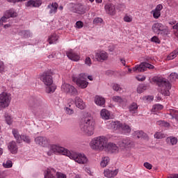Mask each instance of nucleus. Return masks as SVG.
Here are the masks:
<instances>
[{
	"instance_id": "nucleus-1",
	"label": "nucleus",
	"mask_w": 178,
	"mask_h": 178,
	"mask_svg": "<svg viewBox=\"0 0 178 178\" xmlns=\"http://www.w3.org/2000/svg\"><path fill=\"white\" fill-rule=\"evenodd\" d=\"M40 81L46 86V92L51 94L55 92L56 86L54 84V78L52 77V72L51 70L44 71L40 76Z\"/></svg>"
},
{
	"instance_id": "nucleus-2",
	"label": "nucleus",
	"mask_w": 178,
	"mask_h": 178,
	"mask_svg": "<svg viewBox=\"0 0 178 178\" xmlns=\"http://www.w3.org/2000/svg\"><path fill=\"white\" fill-rule=\"evenodd\" d=\"M79 129L86 136L91 137L95 131V122L91 118H86L79 123Z\"/></svg>"
},
{
	"instance_id": "nucleus-3",
	"label": "nucleus",
	"mask_w": 178,
	"mask_h": 178,
	"mask_svg": "<svg viewBox=\"0 0 178 178\" xmlns=\"http://www.w3.org/2000/svg\"><path fill=\"white\" fill-rule=\"evenodd\" d=\"M108 144V138L101 136L93 138L90 142V147L93 151H104Z\"/></svg>"
},
{
	"instance_id": "nucleus-4",
	"label": "nucleus",
	"mask_w": 178,
	"mask_h": 178,
	"mask_svg": "<svg viewBox=\"0 0 178 178\" xmlns=\"http://www.w3.org/2000/svg\"><path fill=\"white\" fill-rule=\"evenodd\" d=\"M154 81H156L159 87L161 88V94L165 97H169L170 95V92L169 91L172 88V85L162 76H157L154 78Z\"/></svg>"
},
{
	"instance_id": "nucleus-5",
	"label": "nucleus",
	"mask_w": 178,
	"mask_h": 178,
	"mask_svg": "<svg viewBox=\"0 0 178 178\" xmlns=\"http://www.w3.org/2000/svg\"><path fill=\"white\" fill-rule=\"evenodd\" d=\"M47 154L49 156H51L55 154L56 155H65V156H69L70 155V151L65 147L59 146V145H51L49 147V151L47 152Z\"/></svg>"
},
{
	"instance_id": "nucleus-6",
	"label": "nucleus",
	"mask_w": 178,
	"mask_h": 178,
	"mask_svg": "<svg viewBox=\"0 0 178 178\" xmlns=\"http://www.w3.org/2000/svg\"><path fill=\"white\" fill-rule=\"evenodd\" d=\"M12 101V96L10 93L3 92L0 94V111L6 109L10 105Z\"/></svg>"
},
{
	"instance_id": "nucleus-7",
	"label": "nucleus",
	"mask_w": 178,
	"mask_h": 178,
	"mask_svg": "<svg viewBox=\"0 0 178 178\" xmlns=\"http://www.w3.org/2000/svg\"><path fill=\"white\" fill-rule=\"evenodd\" d=\"M68 158L81 165H84L85 163H87V162H88V159H87V156H86L84 154L81 153L70 152V154H68Z\"/></svg>"
},
{
	"instance_id": "nucleus-8",
	"label": "nucleus",
	"mask_w": 178,
	"mask_h": 178,
	"mask_svg": "<svg viewBox=\"0 0 178 178\" xmlns=\"http://www.w3.org/2000/svg\"><path fill=\"white\" fill-rule=\"evenodd\" d=\"M118 146L121 149H131L134 148V142L129 138H126L118 142Z\"/></svg>"
},
{
	"instance_id": "nucleus-9",
	"label": "nucleus",
	"mask_w": 178,
	"mask_h": 178,
	"mask_svg": "<svg viewBox=\"0 0 178 178\" xmlns=\"http://www.w3.org/2000/svg\"><path fill=\"white\" fill-rule=\"evenodd\" d=\"M61 90L62 91H63V92L70 94V95H72L73 97L79 95V92L77 91V89H76L74 86L69 83H64L61 86Z\"/></svg>"
},
{
	"instance_id": "nucleus-10",
	"label": "nucleus",
	"mask_w": 178,
	"mask_h": 178,
	"mask_svg": "<svg viewBox=\"0 0 178 178\" xmlns=\"http://www.w3.org/2000/svg\"><path fill=\"white\" fill-rule=\"evenodd\" d=\"M87 79V75L86 74H80L78 77L74 78L73 81H76V85L81 88H87L88 86V82L86 80Z\"/></svg>"
},
{
	"instance_id": "nucleus-11",
	"label": "nucleus",
	"mask_w": 178,
	"mask_h": 178,
	"mask_svg": "<svg viewBox=\"0 0 178 178\" xmlns=\"http://www.w3.org/2000/svg\"><path fill=\"white\" fill-rule=\"evenodd\" d=\"M155 67L154 65L147 63L143 62L140 65H137L133 68V72H136V73H141L145 72L147 69H154Z\"/></svg>"
},
{
	"instance_id": "nucleus-12",
	"label": "nucleus",
	"mask_w": 178,
	"mask_h": 178,
	"mask_svg": "<svg viewBox=\"0 0 178 178\" xmlns=\"http://www.w3.org/2000/svg\"><path fill=\"white\" fill-rule=\"evenodd\" d=\"M122 122L120 121H107L106 122V129L110 130H118L120 131V129L122 128Z\"/></svg>"
},
{
	"instance_id": "nucleus-13",
	"label": "nucleus",
	"mask_w": 178,
	"mask_h": 178,
	"mask_svg": "<svg viewBox=\"0 0 178 178\" xmlns=\"http://www.w3.org/2000/svg\"><path fill=\"white\" fill-rule=\"evenodd\" d=\"M95 56L97 62H105V60H108L109 54L104 50H100L95 52Z\"/></svg>"
},
{
	"instance_id": "nucleus-14",
	"label": "nucleus",
	"mask_w": 178,
	"mask_h": 178,
	"mask_svg": "<svg viewBox=\"0 0 178 178\" xmlns=\"http://www.w3.org/2000/svg\"><path fill=\"white\" fill-rule=\"evenodd\" d=\"M104 151L109 154H118L119 153V146L113 143H107Z\"/></svg>"
},
{
	"instance_id": "nucleus-15",
	"label": "nucleus",
	"mask_w": 178,
	"mask_h": 178,
	"mask_svg": "<svg viewBox=\"0 0 178 178\" xmlns=\"http://www.w3.org/2000/svg\"><path fill=\"white\" fill-rule=\"evenodd\" d=\"M104 9L107 15H110L111 16L116 15V6L112 3H108L106 4L104 6Z\"/></svg>"
},
{
	"instance_id": "nucleus-16",
	"label": "nucleus",
	"mask_w": 178,
	"mask_h": 178,
	"mask_svg": "<svg viewBox=\"0 0 178 178\" xmlns=\"http://www.w3.org/2000/svg\"><path fill=\"white\" fill-rule=\"evenodd\" d=\"M164 29L165 26L158 22H155L152 26V30L155 34H160L161 31H163Z\"/></svg>"
},
{
	"instance_id": "nucleus-17",
	"label": "nucleus",
	"mask_w": 178,
	"mask_h": 178,
	"mask_svg": "<svg viewBox=\"0 0 178 178\" xmlns=\"http://www.w3.org/2000/svg\"><path fill=\"white\" fill-rule=\"evenodd\" d=\"M35 143L38 145H40V147H47L49 144V142L48 141V139L47 137L44 136H38L35 138Z\"/></svg>"
},
{
	"instance_id": "nucleus-18",
	"label": "nucleus",
	"mask_w": 178,
	"mask_h": 178,
	"mask_svg": "<svg viewBox=\"0 0 178 178\" xmlns=\"http://www.w3.org/2000/svg\"><path fill=\"white\" fill-rule=\"evenodd\" d=\"M67 58L74 62H79L80 60V54L74 52L73 50H70L66 53Z\"/></svg>"
},
{
	"instance_id": "nucleus-19",
	"label": "nucleus",
	"mask_w": 178,
	"mask_h": 178,
	"mask_svg": "<svg viewBox=\"0 0 178 178\" xmlns=\"http://www.w3.org/2000/svg\"><path fill=\"white\" fill-rule=\"evenodd\" d=\"M163 9V6L162 4H159L156 6L154 10L151 11L153 15L154 19H159L161 17V10Z\"/></svg>"
},
{
	"instance_id": "nucleus-20",
	"label": "nucleus",
	"mask_w": 178,
	"mask_h": 178,
	"mask_svg": "<svg viewBox=\"0 0 178 178\" xmlns=\"http://www.w3.org/2000/svg\"><path fill=\"white\" fill-rule=\"evenodd\" d=\"M72 10L74 13H79V15L86 13V8L81 4H75Z\"/></svg>"
},
{
	"instance_id": "nucleus-21",
	"label": "nucleus",
	"mask_w": 178,
	"mask_h": 178,
	"mask_svg": "<svg viewBox=\"0 0 178 178\" xmlns=\"http://www.w3.org/2000/svg\"><path fill=\"white\" fill-rule=\"evenodd\" d=\"M56 170L52 168H48L44 171V178H56Z\"/></svg>"
},
{
	"instance_id": "nucleus-22",
	"label": "nucleus",
	"mask_w": 178,
	"mask_h": 178,
	"mask_svg": "<svg viewBox=\"0 0 178 178\" xmlns=\"http://www.w3.org/2000/svg\"><path fill=\"white\" fill-rule=\"evenodd\" d=\"M59 5H58V3L56 2H53L47 6V9H49V15H55L56 12H58V8Z\"/></svg>"
},
{
	"instance_id": "nucleus-23",
	"label": "nucleus",
	"mask_w": 178,
	"mask_h": 178,
	"mask_svg": "<svg viewBox=\"0 0 178 178\" xmlns=\"http://www.w3.org/2000/svg\"><path fill=\"white\" fill-rule=\"evenodd\" d=\"M112 100L113 101V102H116L117 104H119L122 106L126 105V104H127V99L124 97H122L120 96H113L112 97Z\"/></svg>"
},
{
	"instance_id": "nucleus-24",
	"label": "nucleus",
	"mask_w": 178,
	"mask_h": 178,
	"mask_svg": "<svg viewBox=\"0 0 178 178\" xmlns=\"http://www.w3.org/2000/svg\"><path fill=\"white\" fill-rule=\"evenodd\" d=\"M118 173H119V170H111L107 169L104 172L105 177L107 178L115 177V176H118Z\"/></svg>"
},
{
	"instance_id": "nucleus-25",
	"label": "nucleus",
	"mask_w": 178,
	"mask_h": 178,
	"mask_svg": "<svg viewBox=\"0 0 178 178\" xmlns=\"http://www.w3.org/2000/svg\"><path fill=\"white\" fill-rule=\"evenodd\" d=\"M75 105L76 108H79V109H81V110L86 109V103L79 97H75Z\"/></svg>"
},
{
	"instance_id": "nucleus-26",
	"label": "nucleus",
	"mask_w": 178,
	"mask_h": 178,
	"mask_svg": "<svg viewBox=\"0 0 178 178\" xmlns=\"http://www.w3.org/2000/svg\"><path fill=\"white\" fill-rule=\"evenodd\" d=\"M40 5H42V0H30L26 3V6L33 8H40Z\"/></svg>"
},
{
	"instance_id": "nucleus-27",
	"label": "nucleus",
	"mask_w": 178,
	"mask_h": 178,
	"mask_svg": "<svg viewBox=\"0 0 178 178\" xmlns=\"http://www.w3.org/2000/svg\"><path fill=\"white\" fill-rule=\"evenodd\" d=\"M100 116L104 120H109L111 119V111L106 108H103L100 111Z\"/></svg>"
},
{
	"instance_id": "nucleus-28",
	"label": "nucleus",
	"mask_w": 178,
	"mask_h": 178,
	"mask_svg": "<svg viewBox=\"0 0 178 178\" xmlns=\"http://www.w3.org/2000/svg\"><path fill=\"white\" fill-rule=\"evenodd\" d=\"M120 131H121L122 134H124L125 136H129V134L131 133V127H130V126L126 124H122L121 129H120Z\"/></svg>"
},
{
	"instance_id": "nucleus-29",
	"label": "nucleus",
	"mask_w": 178,
	"mask_h": 178,
	"mask_svg": "<svg viewBox=\"0 0 178 178\" xmlns=\"http://www.w3.org/2000/svg\"><path fill=\"white\" fill-rule=\"evenodd\" d=\"M18 35L22 38H31L33 33L29 30H22L18 31Z\"/></svg>"
},
{
	"instance_id": "nucleus-30",
	"label": "nucleus",
	"mask_w": 178,
	"mask_h": 178,
	"mask_svg": "<svg viewBox=\"0 0 178 178\" xmlns=\"http://www.w3.org/2000/svg\"><path fill=\"white\" fill-rule=\"evenodd\" d=\"M8 148L9 151H10L11 154H17V144L15 141H12L8 143Z\"/></svg>"
},
{
	"instance_id": "nucleus-31",
	"label": "nucleus",
	"mask_w": 178,
	"mask_h": 178,
	"mask_svg": "<svg viewBox=\"0 0 178 178\" xmlns=\"http://www.w3.org/2000/svg\"><path fill=\"white\" fill-rule=\"evenodd\" d=\"M105 102H106L105 98L98 95L95 96V103L98 106H104L105 105Z\"/></svg>"
},
{
	"instance_id": "nucleus-32",
	"label": "nucleus",
	"mask_w": 178,
	"mask_h": 178,
	"mask_svg": "<svg viewBox=\"0 0 178 178\" xmlns=\"http://www.w3.org/2000/svg\"><path fill=\"white\" fill-rule=\"evenodd\" d=\"M129 111L132 115H136V113H138V105H137V103L133 102L131 104H130L129 106Z\"/></svg>"
},
{
	"instance_id": "nucleus-33",
	"label": "nucleus",
	"mask_w": 178,
	"mask_h": 178,
	"mask_svg": "<svg viewBox=\"0 0 178 178\" xmlns=\"http://www.w3.org/2000/svg\"><path fill=\"white\" fill-rule=\"evenodd\" d=\"M4 14L8 19H10V17H16L17 16V13L13 8L6 10Z\"/></svg>"
},
{
	"instance_id": "nucleus-34",
	"label": "nucleus",
	"mask_w": 178,
	"mask_h": 178,
	"mask_svg": "<svg viewBox=\"0 0 178 178\" xmlns=\"http://www.w3.org/2000/svg\"><path fill=\"white\" fill-rule=\"evenodd\" d=\"M12 133L15 140H17V142L20 144V143H22V136L19 134V131L16 129H13Z\"/></svg>"
},
{
	"instance_id": "nucleus-35",
	"label": "nucleus",
	"mask_w": 178,
	"mask_h": 178,
	"mask_svg": "<svg viewBox=\"0 0 178 178\" xmlns=\"http://www.w3.org/2000/svg\"><path fill=\"white\" fill-rule=\"evenodd\" d=\"M166 143L168 145H176L177 144V138L170 136L166 138Z\"/></svg>"
},
{
	"instance_id": "nucleus-36",
	"label": "nucleus",
	"mask_w": 178,
	"mask_h": 178,
	"mask_svg": "<svg viewBox=\"0 0 178 178\" xmlns=\"http://www.w3.org/2000/svg\"><path fill=\"white\" fill-rule=\"evenodd\" d=\"M134 136H136L138 138H147L148 136L143 131H136Z\"/></svg>"
},
{
	"instance_id": "nucleus-37",
	"label": "nucleus",
	"mask_w": 178,
	"mask_h": 178,
	"mask_svg": "<svg viewBox=\"0 0 178 178\" xmlns=\"http://www.w3.org/2000/svg\"><path fill=\"white\" fill-rule=\"evenodd\" d=\"M58 40H59V36L54 33L49 37L48 42L49 44H56Z\"/></svg>"
},
{
	"instance_id": "nucleus-38",
	"label": "nucleus",
	"mask_w": 178,
	"mask_h": 178,
	"mask_svg": "<svg viewBox=\"0 0 178 178\" xmlns=\"http://www.w3.org/2000/svg\"><path fill=\"white\" fill-rule=\"evenodd\" d=\"M110 161H111V159H109V157H108V156L103 157L100 162V165L102 166V168H106V166H108Z\"/></svg>"
},
{
	"instance_id": "nucleus-39",
	"label": "nucleus",
	"mask_w": 178,
	"mask_h": 178,
	"mask_svg": "<svg viewBox=\"0 0 178 178\" xmlns=\"http://www.w3.org/2000/svg\"><path fill=\"white\" fill-rule=\"evenodd\" d=\"M4 119H5L6 123L8 124V126H10V124L13 123V118L8 113H5Z\"/></svg>"
},
{
	"instance_id": "nucleus-40",
	"label": "nucleus",
	"mask_w": 178,
	"mask_h": 178,
	"mask_svg": "<svg viewBox=\"0 0 178 178\" xmlns=\"http://www.w3.org/2000/svg\"><path fill=\"white\" fill-rule=\"evenodd\" d=\"M170 115L172 116V119H175L178 122V111L172 108L170 110Z\"/></svg>"
},
{
	"instance_id": "nucleus-41",
	"label": "nucleus",
	"mask_w": 178,
	"mask_h": 178,
	"mask_svg": "<svg viewBox=\"0 0 178 178\" xmlns=\"http://www.w3.org/2000/svg\"><path fill=\"white\" fill-rule=\"evenodd\" d=\"M122 155L124 158H130L133 155L130 149H121Z\"/></svg>"
},
{
	"instance_id": "nucleus-42",
	"label": "nucleus",
	"mask_w": 178,
	"mask_h": 178,
	"mask_svg": "<svg viewBox=\"0 0 178 178\" xmlns=\"http://www.w3.org/2000/svg\"><path fill=\"white\" fill-rule=\"evenodd\" d=\"M177 55H178V49H177L176 50H174L172 53H170L168 56L167 59L168 60H172V59H175V58H176Z\"/></svg>"
},
{
	"instance_id": "nucleus-43",
	"label": "nucleus",
	"mask_w": 178,
	"mask_h": 178,
	"mask_svg": "<svg viewBox=\"0 0 178 178\" xmlns=\"http://www.w3.org/2000/svg\"><path fill=\"white\" fill-rule=\"evenodd\" d=\"M67 106H68V107L65 108V113L67 115H69L70 116H72V115H73L74 113V110H73V108H70L72 105L67 104Z\"/></svg>"
},
{
	"instance_id": "nucleus-44",
	"label": "nucleus",
	"mask_w": 178,
	"mask_h": 178,
	"mask_svg": "<svg viewBox=\"0 0 178 178\" xmlns=\"http://www.w3.org/2000/svg\"><path fill=\"white\" fill-rule=\"evenodd\" d=\"M177 79H178V75H177V73L176 72L171 73L168 77V80H170V81L171 82L176 81Z\"/></svg>"
},
{
	"instance_id": "nucleus-45",
	"label": "nucleus",
	"mask_w": 178,
	"mask_h": 178,
	"mask_svg": "<svg viewBox=\"0 0 178 178\" xmlns=\"http://www.w3.org/2000/svg\"><path fill=\"white\" fill-rule=\"evenodd\" d=\"M163 109V106L159 104H155L153 106L152 111L153 112H158V111H161Z\"/></svg>"
},
{
	"instance_id": "nucleus-46",
	"label": "nucleus",
	"mask_w": 178,
	"mask_h": 178,
	"mask_svg": "<svg viewBox=\"0 0 178 178\" xmlns=\"http://www.w3.org/2000/svg\"><path fill=\"white\" fill-rule=\"evenodd\" d=\"M123 20L126 23H131V22H133V17L130 15L126 14L123 18Z\"/></svg>"
},
{
	"instance_id": "nucleus-47",
	"label": "nucleus",
	"mask_w": 178,
	"mask_h": 178,
	"mask_svg": "<svg viewBox=\"0 0 178 178\" xmlns=\"http://www.w3.org/2000/svg\"><path fill=\"white\" fill-rule=\"evenodd\" d=\"M156 124L159 126H161L162 127H169V123L163 120H159L156 122Z\"/></svg>"
},
{
	"instance_id": "nucleus-48",
	"label": "nucleus",
	"mask_w": 178,
	"mask_h": 178,
	"mask_svg": "<svg viewBox=\"0 0 178 178\" xmlns=\"http://www.w3.org/2000/svg\"><path fill=\"white\" fill-rule=\"evenodd\" d=\"M165 136L162 132H156L154 134V138H156L157 140H159L161 138H165Z\"/></svg>"
},
{
	"instance_id": "nucleus-49",
	"label": "nucleus",
	"mask_w": 178,
	"mask_h": 178,
	"mask_svg": "<svg viewBox=\"0 0 178 178\" xmlns=\"http://www.w3.org/2000/svg\"><path fill=\"white\" fill-rule=\"evenodd\" d=\"M3 168H6V169H9L13 166V164L12 163V161L8 160L6 163H3Z\"/></svg>"
},
{
	"instance_id": "nucleus-50",
	"label": "nucleus",
	"mask_w": 178,
	"mask_h": 178,
	"mask_svg": "<svg viewBox=\"0 0 178 178\" xmlns=\"http://www.w3.org/2000/svg\"><path fill=\"white\" fill-rule=\"evenodd\" d=\"M21 141H24V143H27L29 144L31 143L30 137L26 136V135H22Z\"/></svg>"
},
{
	"instance_id": "nucleus-51",
	"label": "nucleus",
	"mask_w": 178,
	"mask_h": 178,
	"mask_svg": "<svg viewBox=\"0 0 178 178\" xmlns=\"http://www.w3.org/2000/svg\"><path fill=\"white\" fill-rule=\"evenodd\" d=\"M113 90L114 91H122V87H120V85L118 83H113Z\"/></svg>"
},
{
	"instance_id": "nucleus-52",
	"label": "nucleus",
	"mask_w": 178,
	"mask_h": 178,
	"mask_svg": "<svg viewBox=\"0 0 178 178\" xmlns=\"http://www.w3.org/2000/svg\"><path fill=\"white\" fill-rule=\"evenodd\" d=\"M104 22V19L101 17H96L93 19V24H101Z\"/></svg>"
},
{
	"instance_id": "nucleus-53",
	"label": "nucleus",
	"mask_w": 178,
	"mask_h": 178,
	"mask_svg": "<svg viewBox=\"0 0 178 178\" xmlns=\"http://www.w3.org/2000/svg\"><path fill=\"white\" fill-rule=\"evenodd\" d=\"M8 17H6V15L3 16L1 19H0V26H3V23H6V22H8Z\"/></svg>"
},
{
	"instance_id": "nucleus-54",
	"label": "nucleus",
	"mask_w": 178,
	"mask_h": 178,
	"mask_svg": "<svg viewBox=\"0 0 178 178\" xmlns=\"http://www.w3.org/2000/svg\"><path fill=\"white\" fill-rule=\"evenodd\" d=\"M150 40L152 42H155L156 44H161V40H159V38L157 36H153Z\"/></svg>"
},
{
	"instance_id": "nucleus-55",
	"label": "nucleus",
	"mask_w": 178,
	"mask_h": 178,
	"mask_svg": "<svg viewBox=\"0 0 178 178\" xmlns=\"http://www.w3.org/2000/svg\"><path fill=\"white\" fill-rule=\"evenodd\" d=\"M84 24L81 21H77L75 24V27L76 29H83Z\"/></svg>"
},
{
	"instance_id": "nucleus-56",
	"label": "nucleus",
	"mask_w": 178,
	"mask_h": 178,
	"mask_svg": "<svg viewBox=\"0 0 178 178\" xmlns=\"http://www.w3.org/2000/svg\"><path fill=\"white\" fill-rule=\"evenodd\" d=\"M56 176L57 178H67V176H66L65 174L60 172H57Z\"/></svg>"
},
{
	"instance_id": "nucleus-57",
	"label": "nucleus",
	"mask_w": 178,
	"mask_h": 178,
	"mask_svg": "<svg viewBox=\"0 0 178 178\" xmlns=\"http://www.w3.org/2000/svg\"><path fill=\"white\" fill-rule=\"evenodd\" d=\"M144 90H145V86H144V85H140L137 88V92H138V94H141V92H143V91H144Z\"/></svg>"
},
{
	"instance_id": "nucleus-58",
	"label": "nucleus",
	"mask_w": 178,
	"mask_h": 178,
	"mask_svg": "<svg viewBox=\"0 0 178 178\" xmlns=\"http://www.w3.org/2000/svg\"><path fill=\"white\" fill-rule=\"evenodd\" d=\"M136 79L138 80V81H145V79L147 78L144 75H138L136 76Z\"/></svg>"
},
{
	"instance_id": "nucleus-59",
	"label": "nucleus",
	"mask_w": 178,
	"mask_h": 178,
	"mask_svg": "<svg viewBox=\"0 0 178 178\" xmlns=\"http://www.w3.org/2000/svg\"><path fill=\"white\" fill-rule=\"evenodd\" d=\"M5 72V63L0 60V73Z\"/></svg>"
},
{
	"instance_id": "nucleus-60",
	"label": "nucleus",
	"mask_w": 178,
	"mask_h": 178,
	"mask_svg": "<svg viewBox=\"0 0 178 178\" xmlns=\"http://www.w3.org/2000/svg\"><path fill=\"white\" fill-rule=\"evenodd\" d=\"M85 64H86L87 66H91V65H92V63L91 62V58L90 57L86 58Z\"/></svg>"
},
{
	"instance_id": "nucleus-61",
	"label": "nucleus",
	"mask_w": 178,
	"mask_h": 178,
	"mask_svg": "<svg viewBox=\"0 0 178 178\" xmlns=\"http://www.w3.org/2000/svg\"><path fill=\"white\" fill-rule=\"evenodd\" d=\"M143 166H145V168H146V169H148L149 170H151V169H152V165L148 162L144 163Z\"/></svg>"
},
{
	"instance_id": "nucleus-62",
	"label": "nucleus",
	"mask_w": 178,
	"mask_h": 178,
	"mask_svg": "<svg viewBox=\"0 0 178 178\" xmlns=\"http://www.w3.org/2000/svg\"><path fill=\"white\" fill-rule=\"evenodd\" d=\"M144 99H145V101L151 102V101H154V96H145L144 97Z\"/></svg>"
},
{
	"instance_id": "nucleus-63",
	"label": "nucleus",
	"mask_w": 178,
	"mask_h": 178,
	"mask_svg": "<svg viewBox=\"0 0 178 178\" xmlns=\"http://www.w3.org/2000/svg\"><path fill=\"white\" fill-rule=\"evenodd\" d=\"M0 178H6V175H5V172L0 171Z\"/></svg>"
},
{
	"instance_id": "nucleus-64",
	"label": "nucleus",
	"mask_w": 178,
	"mask_h": 178,
	"mask_svg": "<svg viewBox=\"0 0 178 178\" xmlns=\"http://www.w3.org/2000/svg\"><path fill=\"white\" fill-rule=\"evenodd\" d=\"M172 29H173L174 30H177V31H178V22L176 23L175 25H174V26H172Z\"/></svg>"
}]
</instances>
